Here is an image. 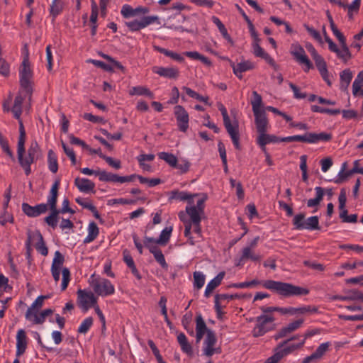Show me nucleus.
Instances as JSON below:
<instances>
[{
	"label": "nucleus",
	"mask_w": 363,
	"mask_h": 363,
	"mask_svg": "<svg viewBox=\"0 0 363 363\" xmlns=\"http://www.w3.org/2000/svg\"><path fill=\"white\" fill-rule=\"evenodd\" d=\"M170 199L188 201L189 205L194 204L193 198L199 196L198 194H191L185 191H173L171 192Z\"/></svg>",
	"instance_id": "obj_25"
},
{
	"label": "nucleus",
	"mask_w": 363,
	"mask_h": 363,
	"mask_svg": "<svg viewBox=\"0 0 363 363\" xmlns=\"http://www.w3.org/2000/svg\"><path fill=\"white\" fill-rule=\"evenodd\" d=\"M174 113L179 130L185 133L189 128V117L187 111L182 106L177 105L174 108Z\"/></svg>",
	"instance_id": "obj_11"
},
{
	"label": "nucleus",
	"mask_w": 363,
	"mask_h": 363,
	"mask_svg": "<svg viewBox=\"0 0 363 363\" xmlns=\"http://www.w3.org/2000/svg\"><path fill=\"white\" fill-rule=\"evenodd\" d=\"M124 18H130L136 16L135 9H133L130 5L125 4L123 6L121 11Z\"/></svg>",
	"instance_id": "obj_54"
},
{
	"label": "nucleus",
	"mask_w": 363,
	"mask_h": 363,
	"mask_svg": "<svg viewBox=\"0 0 363 363\" xmlns=\"http://www.w3.org/2000/svg\"><path fill=\"white\" fill-rule=\"evenodd\" d=\"M138 179L141 184H147L150 187L157 186L161 183V180L157 178L148 179L139 175L138 176Z\"/></svg>",
	"instance_id": "obj_52"
},
{
	"label": "nucleus",
	"mask_w": 363,
	"mask_h": 363,
	"mask_svg": "<svg viewBox=\"0 0 363 363\" xmlns=\"http://www.w3.org/2000/svg\"><path fill=\"white\" fill-rule=\"evenodd\" d=\"M205 283V276L200 272H194V286L198 289L203 287Z\"/></svg>",
	"instance_id": "obj_50"
},
{
	"label": "nucleus",
	"mask_w": 363,
	"mask_h": 363,
	"mask_svg": "<svg viewBox=\"0 0 363 363\" xmlns=\"http://www.w3.org/2000/svg\"><path fill=\"white\" fill-rule=\"evenodd\" d=\"M20 84L28 94L32 93L31 79L33 77V71L30 68V64L27 55L23 60L19 69Z\"/></svg>",
	"instance_id": "obj_7"
},
{
	"label": "nucleus",
	"mask_w": 363,
	"mask_h": 363,
	"mask_svg": "<svg viewBox=\"0 0 363 363\" xmlns=\"http://www.w3.org/2000/svg\"><path fill=\"white\" fill-rule=\"evenodd\" d=\"M183 89L185 91L186 94L188 96H189L190 97L199 100V101L205 103L206 104L211 105L208 102V96H201L199 94H198L195 91H194L191 89L186 87V86H184Z\"/></svg>",
	"instance_id": "obj_45"
},
{
	"label": "nucleus",
	"mask_w": 363,
	"mask_h": 363,
	"mask_svg": "<svg viewBox=\"0 0 363 363\" xmlns=\"http://www.w3.org/2000/svg\"><path fill=\"white\" fill-rule=\"evenodd\" d=\"M354 173H359L363 174V167L359 168L358 167L357 161H354V167L350 170L347 169V163L344 162L342 164V181L347 179Z\"/></svg>",
	"instance_id": "obj_28"
},
{
	"label": "nucleus",
	"mask_w": 363,
	"mask_h": 363,
	"mask_svg": "<svg viewBox=\"0 0 363 363\" xmlns=\"http://www.w3.org/2000/svg\"><path fill=\"white\" fill-rule=\"evenodd\" d=\"M65 262V257L62 254L60 251H56L55 252L54 258L52 260L51 269H55L56 271H61L62 274V280L61 284L62 291H65L70 281V272L68 268H63L62 269V267Z\"/></svg>",
	"instance_id": "obj_8"
},
{
	"label": "nucleus",
	"mask_w": 363,
	"mask_h": 363,
	"mask_svg": "<svg viewBox=\"0 0 363 363\" xmlns=\"http://www.w3.org/2000/svg\"><path fill=\"white\" fill-rule=\"evenodd\" d=\"M74 184L81 192L84 193L94 191L95 187V184L93 182L85 178H76L74 180Z\"/></svg>",
	"instance_id": "obj_24"
},
{
	"label": "nucleus",
	"mask_w": 363,
	"mask_h": 363,
	"mask_svg": "<svg viewBox=\"0 0 363 363\" xmlns=\"http://www.w3.org/2000/svg\"><path fill=\"white\" fill-rule=\"evenodd\" d=\"M130 95H138V96H147V97L150 99H153L154 94L147 87L143 86H133L130 91H129Z\"/></svg>",
	"instance_id": "obj_35"
},
{
	"label": "nucleus",
	"mask_w": 363,
	"mask_h": 363,
	"mask_svg": "<svg viewBox=\"0 0 363 363\" xmlns=\"http://www.w3.org/2000/svg\"><path fill=\"white\" fill-rule=\"evenodd\" d=\"M213 22L217 26L219 31L222 34L223 37L232 45H233V40L228 33L227 29L225 28L223 23L220 21V19L216 16L212 17Z\"/></svg>",
	"instance_id": "obj_38"
},
{
	"label": "nucleus",
	"mask_w": 363,
	"mask_h": 363,
	"mask_svg": "<svg viewBox=\"0 0 363 363\" xmlns=\"http://www.w3.org/2000/svg\"><path fill=\"white\" fill-rule=\"evenodd\" d=\"M186 212L189 216L190 220H184L182 216L183 213H180L179 214V216L181 220H182L183 222H191V223L201 222V216L203 214V213L200 212V211L196 209L194 204L190 205V206H186Z\"/></svg>",
	"instance_id": "obj_20"
},
{
	"label": "nucleus",
	"mask_w": 363,
	"mask_h": 363,
	"mask_svg": "<svg viewBox=\"0 0 363 363\" xmlns=\"http://www.w3.org/2000/svg\"><path fill=\"white\" fill-rule=\"evenodd\" d=\"M331 139V135L326 133H307L303 135H293L282 138L281 142H303L308 143H317L320 141H329Z\"/></svg>",
	"instance_id": "obj_6"
},
{
	"label": "nucleus",
	"mask_w": 363,
	"mask_h": 363,
	"mask_svg": "<svg viewBox=\"0 0 363 363\" xmlns=\"http://www.w3.org/2000/svg\"><path fill=\"white\" fill-rule=\"evenodd\" d=\"M252 96L253 99L251 101V104L253 113L263 111L264 110L260 109L262 104L261 95H259L256 91H252Z\"/></svg>",
	"instance_id": "obj_42"
},
{
	"label": "nucleus",
	"mask_w": 363,
	"mask_h": 363,
	"mask_svg": "<svg viewBox=\"0 0 363 363\" xmlns=\"http://www.w3.org/2000/svg\"><path fill=\"white\" fill-rule=\"evenodd\" d=\"M298 313L305 314V313H316L318 312V308L315 306H305L303 307L298 308Z\"/></svg>",
	"instance_id": "obj_56"
},
{
	"label": "nucleus",
	"mask_w": 363,
	"mask_h": 363,
	"mask_svg": "<svg viewBox=\"0 0 363 363\" xmlns=\"http://www.w3.org/2000/svg\"><path fill=\"white\" fill-rule=\"evenodd\" d=\"M63 9V4L60 0H53L50 5V13L55 18L58 14H60Z\"/></svg>",
	"instance_id": "obj_46"
},
{
	"label": "nucleus",
	"mask_w": 363,
	"mask_h": 363,
	"mask_svg": "<svg viewBox=\"0 0 363 363\" xmlns=\"http://www.w3.org/2000/svg\"><path fill=\"white\" fill-rule=\"evenodd\" d=\"M177 341L181 346L182 350L187 354H192V347L187 340L186 335L181 333L177 336Z\"/></svg>",
	"instance_id": "obj_34"
},
{
	"label": "nucleus",
	"mask_w": 363,
	"mask_h": 363,
	"mask_svg": "<svg viewBox=\"0 0 363 363\" xmlns=\"http://www.w3.org/2000/svg\"><path fill=\"white\" fill-rule=\"evenodd\" d=\"M305 215L303 213H299L296 215L293 219V225L297 230H303L305 228Z\"/></svg>",
	"instance_id": "obj_48"
},
{
	"label": "nucleus",
	"mask_w": 363,
	"mask_h": 363,
	"mask_svg": "<svg viewBox=\"0 0 363 363\" xmlns=\"http://www.w3.org/2000/svg\"><path fill=\"white\" fill-rule=\"evenodd\" d=\"M315 191L316 193V196L314 199H311L307 201L308 207L311 208L318 206L323 199L325 193L323 188L320 186H317L315 188Z\"/></svg>",
	"instance_id": "obj_37"
},
{
	"label": "nucleus",
	"mask_w": 363,
	"mask_h": 363,
	"mask_svg": "<svg viewBox=\"0 0 363 363\" xmlns=\"http://www.w3.org/2000/svg\"><path fill=\"white\" fill-rule=\"evenodd\" d=\"M185 224L184 235L188 238L189 242L191 245H194L196 241L194 238L191 236V222H184Z\"/></svg>",
	"instance_id": "obj_58"
},
{
	"label": "nucleus",
	"mask_w": 363,
	"mask_h": 363,
	"mask_svg": "<svg viewBox=\"0 0 363 363\" xmlns=\"http://www.w3.org/2000/svg\"><path fill=\"white\" fill-rule=\"evenodd\" d=\"M255 116V122L257 128V132L261 133H267V125H268V120L266 116V113L264 111L260 112L253 113Z\"/></svg>",
	"instance_id": "obj_18"
},
{
	"label": "nucleus",
	"mask_w": 363,
	"mask_h": 363,
	"mask_svg": "<svg viewBox=\"0 0 363 363\" xmlns=\"http://www.w3.org/2000/svg\"><path fill=\"white\" fill-rule=\"evenodd\" d=\"M363 69L357 74L352 84V94L358 96L361 91L363 90Z\"/></svg>",
	"instance_id": "obj_40"
},
{
	"label": "nucleus",
	"mask_w": 363,
	"mask_h": 363,
	"mask_svg": "<svg viewBox=\"0 0 363 363\" xmlns=\"http://www.w3.org/2000/svg\"><path fill=\"white\" fill-rule=\"evenodd\" d=\"M60 184V179H57L55 181L51 187L50 191V195L48 199V206H49L51 213L44 219L45 222L53 229H55L57 225L58 216L60 214V211L57 208V201Z\"/></svg>",
	"instance_id": "obj_3"
},
{
	"label": "nucleus",
	"mask_w": 363,
	"mask_h": 363,
	"mask_svg": "<svg viewBox=\"0 0 363 363\" xmlns=\"http://www.w3.org/2000/svg\"><path fill=\"white\" fill-rule=\"evenodd\" d=\"M313 60L315 61V65H316L318 69L319 70L321 76L325 81H327L328 84L330 85V82L327 79L328 71H327V68H326V64H325V62L324 61L323 58L320 55H319V56L316 57L315 58H314Z\"/></svg>",
	"instance_id": "obj_36"
},
{
	"label": "nucleus",
	"mask_w": 363,
	"mask_h": 363,
	"mask_svg": "<svg viewBox=\"0 0 363 363\" xmlns=\"http://www.w3.org/2000/svg\"><path fill=\"white\" fill-rule=\"evenodd\" d=\"M230 66L233 69L234 74L239 77L242 78V73L247 70L252 69L254 65L250 61H242L235 65L233 62H230Z\"/></svg>",
	"instance_id": "obj_23"
},
{
	"label": "nucleus",
	"mask_w": 363,
	"mask_h": 363,
	"mask_svg": "<svg viewBox=\"0 0 363 363\" xmlns=\"http://www.w3.org/2000/svg\"><path fill=\"white\" fill-rule=\"evenodd\" d=\"M218 108L219 111L221 112L223 118L224 126L228 133L230 135L235 147L237 150H240L241 147L240 144V134L238 130V123H235V125H233L231 123L227 110L225 107L223 106V104H222L221 103H218Z\"/></svg>",
	"instance_id": "obj_4"
},
{
	"label": "nucleus",
	"mask_w": 363,
	"mask_h": 363,
	"mask_svg": "<svg viewBox=\"0 0 363 363\" xmlns=\"http://www.w3.org/2000/svg\"><path fill=\"white\" fill-rule=\"evenodd\" d=\"M225 277V272H220L206 286L205 290V296L208 297L213 291L218 287Z\"/></svg>",
	"instance_id": "obj_27"
},
{
	"label": "nucleus",
	"mask_w": 363,
	"mask_h": 363,
	"mask_svg": "<svg viewBox=\"0 0 363 363\" xmlns=\"http://www.w3.org/2000/svg\"><path fill=\"white\" fill-rule=\"evenodd\" d=\"M91 286L94 292L101 296H109L113 294L115 292L114 286L106 279H93Z\"/></svg>",
	"instance_id": "obj_9"
},
{
	"label": "nucleus",
	"mask_w": 363,
	"mask_h": 363,
	"mask_svg": "<svg viewBox=\"0 0 363 363\" xmlns=\"http://www.w3.org/2000/svg\"><path fill=\"white\" fill-rule=\"evenodd\" d=\"M304 229H307V230H318V229H320L318 217L316 216L309 217L306 220Z\"/></svg>",
	"instance_id": "obj_47"
},
{
	"label": "nucleus",
	"mask_w": 363,
	"mask_h": 363,
	"mask_svg": "<svg viewBox=\"0 0 363 363\" xmlns=\"http://www.w3.org/2000/svg\"><path fill=\"white\" fill-rule=\"evenodd\" d=\"M346 198L345 193L342 191V222L345 223H356L357 220V214H347V211L344 209Z\"/></svg>",
	"instance_id": "obj_31"
},
{
	"label": "nucleus",
	"mask_w": 363,
	"mask_h": 363,
	"mask_svg": "<svg viewBox=\"0 0 363 363\" xmlns=\"http://www.w3.org/2000/svg\"><path fill=\"white\" fill-rule=\"evenodd\" d=\"M281 138H277L273 135H269L266 133H259L257 138V144L259 146H264L271 143H277L280 141Z\"/></svg>",
	"instance_id": "obj_32"
},
{
	"label": "nucleus",
	"mask_w": 363,
	"mask_h": 363,
	"mask_svg": "<svg viewBox=\"0 0 363 363\" xmlns=\"http://www.w3.org/2000/svg\"><path fill=\"white\" fill-rule=\"evenodd\" d=\"M361 0H354L352 4L349 5H344L342 3V7L347 9V15L350 19L353 18V16L357 14L359 10Z\"/></svg>",
	"instance_id": "obj_39"
},
{
	"label": "nucleus",
	"mask_w": 363,
	"mask_h": 363,
	"mask_svg": "<svg viewBox=\"0 0 363 363\" xmlns=\"http://www.w3.org/2000/svg\"><path fill=\"white\" fill-rule=\"evenodd\" d=\"M19 121V138L18 144H20V148H22L23 144L26 143V130L22 123V121L20 119Z\"/></svg>",
	"instance_id": "obj_57"
},
{
	"label": "nucleus",
	"mask_w": 363,
	"mask_h": 363,
	"mask_svg": "<svg viewBox=\"0 0 363 363\" xmlns=\"http://www.w3.org/2000/svg\"><path fill=\"white\" fill-rule=\"evenodd\" d=\"M291 333V332L289 330L287 326L283 327L281 328L274 335V338L275 340H278L282 337H286L289 334Z\"/></svg>",
	"instance_id": "obj_64"
},
{
	"label": "nucleus",
	"mask_w": 363,
	"mask_h": 363,
	"mask_svg": "<svg viewBox=\"0 0 363 363\" xmlns=\"http://www.w3.org/2000/svg\"><path fill=\"white\" fill-rule=\"evenodd\" d=\"M160 159L164 160L171 167L177 166V158L173 154L162 152L158 154Z\"/></svg>",
	"instance_id": "obj_44"
},
{
	"label": "nucleus",
	"mask_w": 363,
	"mask_h": 363,
	"mask_svg": "<svg viewBox=\"0 0 363 363\" xmlns=\"http://www.w3.org/2000/svg\"><path fill=\"white\" fill-rule=\"evenodd\" d=\"M152 241H155V239L152 238L145 237V246L149 249L152 254H153L155 259L162 266V267L165 269L167 268L168 265L165 261L164 256L162 254L161 250H160L155 245H152Z\"/></svg>",
	"instance_id": "obj_13"
},
{
	"label": "nucleus",
	"mask_w": 363,
	"mask_h": 363,
	"mask_svg": "<svg viewBox=\"0 0 363 363\" xmlns=\"http://www.w3.org/2000/svg\"><path fill=\"white\" fill-rule=\"evenodd\" d=\"M152 71L160 76L169 79H177L179 73L178 69L175 67H154Z\"/></svg>",
	"instance_id": "obj_21"
},
{
	"label": "nucleus",
	"mask_w": 363,
	"mask_h": 363,
	"mask_svg": "<svg viewBox=\"0 0 363 363\" xmlns=\"http://www.w3.org/2000/svg\"><path fill=\"white\" fill-rule=\"evenodd\" d=\"M100 175V181L101 182H133L135 178H138L137 174H132L129 176L121 177L118 174H115L113 173L107 172L104 171L101 173L99 174Z\"/></svg>",
	"instance_id": "obj_16"
},
{
	"label": "nucleus",
	"mask_w": 363,
	"mask_h": 363,
	"mask_svg": "<svg viewBox=\"0 0 363 363\" xmlns=\"http://www.w3.org/2000/svg\"><path fill=\"white\" fill-rule=\"evenodd\" d=\"M217 342L216 334L212 330H207L206 339L204 340L203 354L207 357H211L213 354H220V347H214Z\"/></svg>",
	"instance_id": "obj_12"
},
{
	"label": "nucleus",
	"mask_w": 363,
	"mask_h": 363,
	"mask_svg": "<svg viewBox=\"0 0 363 363\" xmlns=\"http://www.w3.org/2000/svg\"><path fill=\"white\" fill-rule=\"evenodd\" d=\"M262 284L264 288L284 297L307 295L309 293L307 289L282 281L269 279L262 281Z\"/></svg>",
	"instance_id": "obj_1"
},
{
	"label": "nucleus",
	"mask_w": 363,
	"mask_h": 363,
	"mask_svg": "<svg viewBox=\"0 0 363 363\" xmlns=\"http://www.w3.org/2000/svg\"><path fill=\"white\" fill-rule=\"evenodd\" d=\"M292 48L293 50L291 51V54L294 57L295 60L299 64L304 65L306 66L304 71L306 72H308L309 69L313 67V65L306 55L303 48L299 45H293Z\"/></svg>",
	"instance_id": "obj_14"
},
{
	"label": "nucleus",
	"mask_w": 363,
	"mask_h": 363,
	"mask_svg": "<svg viewBox=\"0 0 363 363\" xmlns=\"http://www.w3.org/2000/svg\"><path fill=\"white\" fill-rule=\"evenodd\" d=\"M196 330L204 331L207 333V330H209L207 328L206 323L203 320V319L201 315H199L196 317Z\"/></svg>",
	"instance_id": "obj_59"
},
{
	"label": "nucleus",
	"mask_w": 363,
	"mask_h": 363,
	"mask_svg": "<svg viewBox=\"0 0 363 363\" xmlns=\"http://www.w3.org/2000/svg\"><path fill=\"white\" fill-rule=\"evenodd\" d=\"M305 343V339H303L301 342L298 344H291L289 346L281 349V350H279L278 352L281 355L282 357L284 356H286L289 354H291L294 350L301 348Z\"/></svg>",
	"instance_id": "obj_43"
},
{
	"label": "nucleus",
	"mask_w": 363,
	"mask_h": 363,
	"mask_svg": "<svg viewBox=\"0 0 363 363\" xmlns=\"http://www.w3.org/2000/svg\"><path fill=\"white\" fill-rule=\"evenodd\" d=\"M256 325L252 331V336L258 337L275 329V318L272 315L262 314L256 318Z\"/></svg>",
	"instance_id": "obj_5"
},
{
	"label": "nucleus",
	"mask_w": 363,
	"mask_h": 363,
	"mask_svg": "<svg viewBox=\"0 0 363 363\" xmlns=\"http://www.w3.org/2000/svg\"><path fill=\"white\" fill-rule=\"evenodd\" d=\"M101 158L104 159L110 166L118 169L121 168V162L114 160L112 157L106 155H101Z\"/></svg>",
	"instance_id": "obj_61"
},
{
	"label": "nucleus",
	"mask_w": 363,
	"mask_h": 363,
	"mask_svg": "<svg viewBox=\"0 0 363 363\" xmlns=\"http://www.w3.org/2000/svg\"><path fill=\"white\" fill-rule=\"evenodd\" d=\"M48 296H38L35 301L32 303L31 306L30 308L38 311L43 304V301L46 298H48Z\"/></svg>",
	"instance_id": "obj_62"
},
{
	"label": "nucleus",
	"mask_w": 363,
	"mask_h": 363,
	"mask_svg": "<svg viewBox=\"0 0 363 363\" xmlns=\"http://www.w3.org/2000/svg\"><path fill=\"white\" fill-rule=\"evenodd\" d=\"M24 154L25 144H23L21 149L20 148V144H18L17 155L18 162L24 169L25 174L28 176L31 173V164L41 157L40 148L35 140L31 141L27 151V155L24 156Z\"/></svg>",
	"instance_id": "obj_2"
},
{
	"label": "nucleus",
	"mask_w": 363,
	"mask_h": 363,
	"mask_svg": "<svg viewBox=\"0 0 363 363\" xmlns=\"http://www.w3.org/2000/svg\"><path fill=\"white\" fill-rule=\"evenodd\" d=\"M353 75L354 73L350 69H345L342 72V82H345L348 86L352 79Z\"/></svg>",
	"instance_id": "obj_60"
},
{
	"label": "nucleus",
	"mask_w": 363,
	"mask_h": 363,
	"mask_svg": "<svg viewBox=\"0 0 363 363\" xmlns=\"http://www.w3.org/2000/svg\"><path fill=\"white\" fill-rule=\"evenodd\" d=\"M22 211L28 217H37L48 211V203H40L32 206L27 203H23Z\"/></svg>",
	"instance_id": "obj_17"
},
{
	"label": "nucleus",
	"mask_w": 363,
	"mask_h": 363,
	"mask_svg": "<svg viewBox=\"0 0 363 363\" xmlns=\"http://www.w3.org/2000/svg\"><path fill=\"white\" fill-rule=\"evenodd\" d=\"M98 6L94 0H91V13L90 16V23L91 24V35L94 36L96 33L97 18H98Z\"/></svg>",
	"instance_id": "obj_29"
},
{
	"label": "nucleus",
	"mask_w": 363,
	"mask_h": 363,
	"mask_svg": "<svg viewBox=\"0 0 363 363\" xmlns=\"http://www.w3.org/2000/svg\"><path fill=\"white\" fill-rule=\"evenodd\" d=\"M48 168L52 173L58 170L57 158L52 150H50L48 154Z\"/></svg>",
	"instance_id": "obj_41"
},
{
	"label": "nucleus",
	"mask_w": 363,
	"mask_h": 363,
	"mask_svg": "<svg viewBox=\"0 0 363 363\" xmlns=\"http://www.w3.org/2000/svg\"><path fill=\"white\" fill-rule=\"evenodd\" d=\"M158 17L157 16H145L142 18L141 20L139 21L142 29L147 27V26L156 22L158 21Z\"/></svg>",
	"instance_id": "obj_55"
},
{
	"label": "nucleus",
	"mask_w": 363,
	"mask_h": 363,
	"mask_svg": "<svg viewBox=\"0 0 363 363\" xmlns=\"http://www.w3.org/2000/svg\"><path fill=\"white\" fill-rule=\"evenodd\" d=\"M88 235L84 240V243H89L94 240L99 233L97 225L94 222L89 223L88 227Z\"/></svg>",
	"instance_id": "obj_33"
},
{
	"label": "nucleus",
	"mask_w": 363,
	"mask_h": 363,
	"mask_svg": "<svg viewBox=\"0 0 363 363\" xmlns=\"http://www.w3.org/2000/svg\"><path fill=\"white\" fill-rule=\"evenodd\" d=\"M345 41V38L342 35V62H346L351 57V54Z\"/></svg>",
	"instance_id": "obj_53"
},
{
	"label": "nucleus",
	"mask_w": 363,
	"mask_h": 363,
	"mask_svg": "<svg viewBox=\"0 0 363 363\" xmlns=\"http://www.w3.org/2000/svg\"><path fill=\"white\" fill-rule=\"evenodd\" d=\"M172 231V227H166L160 233L158 239H155V241H152L151 244H158L160 245H166L169 242L171 233Z\"/></svg>",
	"instance_id": "obj_30"
},
{
	"label": "nucleus",
	"mask_w": 363,
	"mask_h": 363,
	"mask_svg": "<svg viewBox=\"0 0 363 363\" xmlns=\"http://www.w3.org/2000/svg\"><path fill=\"white\" fill-rule=\"evenodd\" d=\"M27 347L26 335L23 329H20L16 335V356L22 355Z\"/></svg>",
	"instance_id": "obj_22"
},
{
	"label": "nucleus",
	"mask_w": 363,
	"mask_h": 363,
	"mask_svg": "<svg viewBox=\"0 0 363 363\" xmlns=\"http://www.w3.org/2000/svg\"><path fill=\"white\" fill-rule=\"evenodd\" d=\"M79 306L85 311L91 306H96L97 300L91 291L79 289L77 291Z\"/></svg>",
	"instance_id": "obj_10"
},
{
	"label": "nucleus",
	"mask_w": 363,
	"mask_h": 363,
	"mask_svg": "<svg viewBox=\"0 0 363 363\" xmlns=\"http://www.w3.org/2000/svg\"><path fill=\"white\" fill-rule=\"evenodd\" d=\"M53 313L52 309H45L38 313V316H35V324H42L45 322L46 317L51 315Z\"/></svg>",
	"instance_id": "obj_51"
},
{
	"label": "nucleus",
	"mask_w": 363,
	"mask_h": 363,
	"mask_svg": "<svg viewBox=\"0 0 363 363\" xmlns=\"http://www.w3.org/2000/svg\"><path fill=\"white\" fill-rule=\"evenodd\" d=\"M253 50L255 56L264 59L275 70L279 69V66L271 56L260 47L259 42L255 41L253 43Z\"/></svg>",
	"instance_id": "obj_19"
},
{
	"label": "nucleus",
	"mask_w": 363,
	"mask_h": 363,
	"mask_svg": "<svg viewBox=\"0 0 363 363\" xmlns=\"http://www.w3.org/2000/svg\"><path fill=\"white\" fill-rule=\"evenodd\" d=\"M262 259L261 255L255 253L253 248L246 246L242 248L241 255L238 259L236 260L235 265L237 267L242 266L246 261L251 260L252 262H259Z\"/></svg>",
	"instance_id": "obj_15"
},
{
	"label": "nucleus",
	"mask_w": 363,
	"mask_h": 363,
	"mask_svg": "<svg viewBox=\"0 0 363 363\" xmlns=\"http://www.w3.org/2000/svg\"><path fill=\"white\" fill-rule=\"evenodd\" d=\"M36 238L38 242L35 244V248L42 255L47 256L48 254V249L45 245L43 237L39 230L32 232V238Z\"/></svg>",
	"instance_id": "obj_26"
},
{
	"label": "nucleus",
	"mask_w": 363,
	"mask_h": 363,
	"mask_svg": "<svg viewBox=\"0 0 363 363\" xmlns=\"http://www.w3.org/2000/svg\"><path fill=\"white\" fill-rule=\"evenodd\" d=\"M93 321L94 320L92 317L85 318L79 325L77 332L81 334H86L92 326Z\"/></svg>",
	"instance_id": "obj_49"
},
{
	"label": "nucleus",
	"mask_w": 363,
	"mask_h": 363,
	"mask_svg": "<svg viewBox=\"0 0 363 363\" xmlns=\"http://www.w3.org/2000/svg\"><path fill=\"white\" fill-rule=\"evenodd\" d=\"M329 345L328 342L322 343L315 351L314 354L318 359L322 357L324 353L328 350Z\"/></svg>",
	"instance_id": "obj_63"
}]
</instances>
